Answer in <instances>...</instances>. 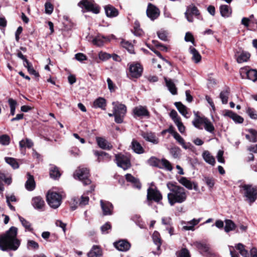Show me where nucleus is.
I'll return each instance as SVG.
<instances>
[{"label":"nucleus","mask_w":257,"mask_h":257,"mask_svg":"<svg viewBox=\"0 0 257 257\" xmlns=\"http://www.w3.org/2000/svg\"><path fill=\"white\" fill-rule=\"evenodd\" d=\"M201 220V218L198 219H193L190 221L187 222V225L183 226V229L185 230H193L194 227L197 225Z\"/></svg>","instance_id":"obj_27"},{"label":"nucleus","mask_w":257,"mask_h":257,"mask_svg":"<svg viewBox=\"0 0 257 257\" xmlns=\"http://www.w3.org/2000/svg\"><path fill=\"white\" fill-rule=\"evenodd\" d=\"M168 32L164 30H161L157 32L159 38L164 41H167L168 40Z\"/></svg>","instance_id":"obj_46"},{"label":"nucleus","mask_w":257,"mask_h":257,"mask_svg":"<svg viewBox=\"0 0 257 257\" xmlns=\"http://www.w3.org/2000/svg\"><path fill=\"white\" fill-rule=\"evenodd\" d=\"M100 203L103 215H111L113 214V206L111 203L101 200Z\"/></svg>","instance_id":"obj_13"},{"label":"nucleus","mask_w":257,"mask_h":257,"mask_svg":"<svg viewBox=\"0 0 257 257\" xmlns=\"http://www.w3.org/2000/svg\"><path fill=\"white\" fill-rule=\"evenodd\" d=\"M121 46L127 50L130 53H134V47L133 45L128 41L122 40L121 42Z\"/></svg>","instance_id":"obj_51"},{"label":"nucleus","mask_w":257,"mask_h":257,"mask_svg":"<svg viewBox=\"0 0 257 257\" xmlns=\"http://www.w3.org/2000/svg\"><path fill=\"white\" fill-rule=\"evenodd\" d=\"M111 225L109 222L105 223L101 227V230L102 233H107L108 230L111 229Z\"/></svg>","instance_id":"obj_64"},{"label":"nucleus","mask_w":257,"mask_h":257,"mask_svg":"<svg viewBox=\"0 0 257 257\" xmlns=\"http://www.w3.org/2000/svg\"><path fill=\"white\" fill-rule=\"evenodd\" d=\"M206 118L201 117L195 113V118L193 120L192 123L194 126L197 128H200V126L202 124H204Z\"/></svg>","instance_id":"obj_33"},{"label":"nucleus","mask_w":257,"mask_h":257,"mask_svg":"<svg viewBox=\"0 0 257 257\" xmlns=\"http://www.w3.org/2000/svg\"><path fill=\"white\" fill-rule=\"evenodd\" d=\"M170 116L171 117L174 122L181 119V118L178 116L177 111L174 109L171 111L170 113Z\"/></svg>","instance_id":"obj_59"},{"label":"nucleus","mask_w":257,"mask_h":257,"mask_svg":"<svg viewBox=\"0 0 257 257\" xmlns=\"http://www.w3.org/2000/svg\"><path fill=\"white\" fill-rule=\"evenodd\" d=\"M179 182L189 190H192L193 188L196 191L198 190L197 185L192 182L185 177H181L179 180Z\"/></svg>","instance_id":"obj_18"},{"label":"nucleus","mask_w":257,"mask_h":257,"mask_svg":"<svg viewBox=\"0 0 257 257\" xmlns=\"http://www.w3.org/2000/svg\"><path fill=\"white\" fill-rule=\"evenodd\" d=\"M54 7L52 4L47 2L45 4V11L47 14L50 15L53 11Z\"/></svg>","instance_id":"obj_56"},{"label":"nucleus","mask_w":257,"mask_h":257,"mask_svg":"<svg viewBox=\"0 0 257 257\" xmlns=\"http://www.w3.org/2000/svg\"><path fill=\"white\" fill-rule=\"evenodd\" d=\"M24 65L27 68L28 71L30 74L33 75L35 77L39 76L38 72L34 70L32 64L29 63V61H27L26 64L24 63Z\"/></svg>","instance_id":"obj_43"},{"label":"nucleus","mask_w":257,"mask_h":257,"mask_svg":"<svg viewBox=\"0 0 257 257\" xmlns=\"http://www.w3.org/2000/svg\"><path fill=\"white\" fill-rule=\"evenodd\" d=\"M96 141L99 147L102 149L110 150L112 148V145L103 138L97 137Z\"/></svg>","instance_id":"obj_17"},{"label":"nucleus","mask_w":257,"mask_h":257,"mask_svg":"<svg viewBox=\"0 0 257 257\" xmlns=\"http://www.w3.org/2000/svg\"><path fill=\"white\" fill-rule=\"evenodd\" d=\"M224 116L231 118L235 123H241L243 121V118L231 110L225 109L222 111Z\"/></svg>","instance_id":"obj_14"},{"label":"nucleus","mask_w":257,"mask_h":257,"mask_svg":"<svg viewBox=\"0 0 257 257\" xmlns=\"http://www.w3.org/2000/svg\"><path fill=\"white\" fill-rule=\"evenodd\" d=\"M87 255L88 257H101L102 251L98 246L94 245L88 253Z\"/></svg>","instance_id":"obj_28"},{"label":"nucleus","mask_w":257,"mask_h":257,"mask_svg":"<svg viewBox=\"0 0 257 257\" xmlns=\"http://www.w3.org/2000/svg\"><path fill=\"white\" fill-rule=\"evenodd\" d=\"M31 204L35 209L42 210L45 205V202L41 197L36 196L32 198Z\"/></svg>","instance_id":"obj_16"},{"label":"nucleus","mask_w":257,"mask_h":257,"mask_svg":"<svg viewBox=\"0 0 257 257\" xmlns=\"http://www.w3.org/2000/svg\"><path fill=\"white\" fill-rule=\"evenodd\" d=\"M159 168L162 169H165L169 171H172L173 169L171 163L165 159H161Z\"/></svg>","instance_id":"obj_32"},{"label":"nucleus","mask_w":257,"mask_h":257,"mask_svg":"<svg viewBox=\"0 0 257 257\" xmlns=\"http://www.w3.org/2000/svg\"><path fill=\"white\" fill-rule=\"evenodd\" d=\"M114 247L119 251H126L131 247V244L127 240L122 239L113 243Z\"/></svg>","instance_id":"obj_15"},{"label":"nucleus","mask_w":257,"mask_h":257,"mask_svg":"<svg viewBox=\"0 0 257 257\" xmlns=\"http://www.w3.org/2000/svg\"><path fill=\"white\" fill-rule=\"evenodd\" d=\"M240 192L250 203L254 202L257 198V188L250 184L240 186Z\"/></svg>","instance_id":"obj_3"},{"label":"nucleus","mask_w":257,"mask_h":257,"mask_svg":"<svg viewBox=\"0 0 257 257\" xmlns=\"http://www.w3.org/2000/svg\"><path fill=\"white\" fill-rule=\"evenodd\" d=\"M143 138L147 141L156 144L158 143V140L155 136L152 133H144L142 135Z\"/></svg>","instance_id":"obj_41"},{"label":"nucleus","mask_w":257,"mask_h":257,"mask_svg":"<svg viewBox=\"0 0 257 257\" xmlns=\"http://www.w3.org/2000/svg\"><path fill=\"white\" fill-rule=\"evenodd\" d=\"M162 199V196L159 191L156 189L149 188L147 192V200L148 205H151L152 200L159 202Z\"/></svg>","instance_id":"obj_10"},{"label":"nucleus","mask_w":257,"mask_h":257,"mask_svg":"<svg viewBox=\"0 0 257 257\" xmlns=\"http://www.w3.org/2000/svg\"><path fill=\"white\" fill-rule=\"evenodd\" d=\"M93 106L95 108H100L103 110H105L106 100L102 97H99L94 101Z\"/></svg>","instance_id":"obj_31"},{"label":"nucleus","mask_w":257,"mask_h":257,"mask_svg":"<svg viewBox=\"0 0 257 257\" xmlns=\"http://www.w3.org/2000/svg\"><path fill=\"white\" fill-rule=\"evenodd\" d=\"M177 257H191L190 252L186 248H183L176 253Z\"/></svg>","instance_id":"obj_50"},{"label":"nucleus","mask_w":257,"mask_h":257,"mask_svg":"<svg viewBox=\"0 0 257 257\" xmlns=\"http://www.w3.org/2000/svg\"><path fill=\"white\" fill-rule=\"evenodd\" d=\"M0 180L4 181L8 185H10L12 182L11 178L6 177L5 174L1 172H0Z\"/></svg>","instance_id":"obj_62"},{"label":"nucleus","mask_w":257,"mask_h":257,"mask_svg":"<svg viewBox=\"0 0 257 257\" xmlns=\"http://www.w3.org/2000/svg\"><path fill=\"white\" fill-rule=\"evenodd\" d=\"M193 245L195 246L203 255L206 257H214V253L212 252L209 245L205 243L196 241L193 242Z\"/></svg>","instance_id":"obj_8"},{"label":"nucleus","mask_w":257,"mask_h":257,"mask_svg":"<svg viewBox=\"0 0 257 257\" xmlns=\"http://www.w3.org/2000/svg\"><path fill=\"white\" fill-rule=\"evenodd\" d=\"M134 34L138 36H140L143 34L142 30L140 28V25L138 22L135 23Z\"/></svg>","instance_id":"obj_57"},{"label":"nucleus","mask_w":257,"mask_h":257,"mask_svg":"<svg viewBox=\"0 0 257 257\" xmlns=\"http://www.w3.org/2000/svg\"><path fill=\"white\" fill-rule=\"evenodd\" d=\"M175 105L177 107V109L179 111V112L186 118H188L189 116H187L188 111L187 108L184 105H183L180 102H176L175 103Z\"/></svg>","instance_id":"obj_30"},{"label":"nucleus","mask_w":257,"mask_h":257,"mask_svg":"<svg viewBox=\"0 0 257 257\" xmlns=\"http://www.w3.org/2000/svg\"><path fill=\"white\" fill-rule=\"evenodd\" d=\"M152 238L154 243L157 246V250H159L162 244L161 239L159 233L158 231H155L152 235Z\"/></svg>","instance_id":"obj_36"},{"label":"nucleus","mask_w":257,"mask_h":257,"mask_svg":"<svg viewBox=\"0 0 257 257\" xmlns=\"http://www.w3.org/2000/svg\"><path fill=\"white\" fill-rule=\"evenodd\" d=\"M132 149L137 154H143L144 152L143 148L141 144L136 140H133L131 145Z\"/></svg>","instance_id":"obj_29"},{"label":"nucleus","mask_w":257,"mask_h":257,"mask_svg":"<svg viewBox=\"0 0 257 257\" xmlns=\"http://www.w3.org/2000/svg\"><path fill=\"white\" fill-rule=\"evenodd\" d=\"M165 80L167 87H168L169 91L173 94L176 95L177 93V89L175 86V83L171 79H168L165 78Z\"/></svg>","instance_id":"obj_26"},{"label":"nucleus","mask_w":257,"mask_h":257,"mask_svg":"<svg viewBox=\"0 0 257 257\" xmlns=\"http://www.w3.org/2000/svg\"><path fill=\"white\" fill-rule=\"evenodd\" d=\"M190 51L191 54L192 55V60L195 63L199 62L201 60V56L197 50L194 48L190 47Z\"/></svg>","instance_id":"obj_37"},{"label":"nucleus","mask_w":257,"mask_h":257,"mask_svg":"<svg viewBox=\"0 0 257 257\" xmlns=\"http://www.w3.org/2000/svg\"><path fill=\"white\" fill-rule=\"evenodd\" d=\"M251 135L250 137L252 138L251 142L255 143L257 142V132L253 129L250 128L247 131Z\"/></svg>","instance_id":"obj_60"},{"label":"nucleus","mask_w":257,"mask_h":257,"mask_svg":"<svg viewBox=\"0 0 257 257\" xmlns=\"http://www.w3.org/2000/svg\"><path fill=\"white\" fill-rule=\"evenodd\" d=\"M235 248L239 251L240 254L243 257H249V253L248 251L245 249L244 246L241 243H239L235 245Z\"/></svg>","instance_id":"obj_39"},{"label":"nucleus","mask_w":257,"mask_h":257,"mask_svg":"<svg viewBox=\"0 0 257 257\" xmlns=\"http://www.w3.org/2000/svg\"><path fill=\"white\" fill-rule=\"evenodd\" d=\"M36 187V183L34 180V177L30 174V173H27V180L25 183V187L26 189L28 191H33Z\"/></svg>","instance_id":"obj_23"},{"label":"nucleus","mask_w":257,"mask_h":257,"mask_svg":"<svg viewBox=\"0 0 257 257\" xmlns=\"http://www.w3.org/2000/svg\"><path fill=\"white\" fill-rule=\"evenodd\" d=\"M10 137L7 135H3L0 136V144L2 145L7 146L10 144Z\"/></svg>","instance_id":"obj_55"},{"label":"nucleus","mask_w":257,"mask_h":257,"mask_svg":"<svg viewBox=\"0 0 257 257\" xmlns=\"http://www.w3.org/2000/svg\"><path fill=\"white\" fill-rule=\"evenodd\" d=\"M125 178L126 180L128 182L132 183L135 187L138 189L141 188V184L140 183L139 180L134 177L131 174H126L125 175Z\"/></svg>","instance_id":"obj_25"},{"label":"nucleus","mask_w":257,"mask_h":257,"mask_svg":"<svg viewBox=\"0 0 257 257\" xmlns=\"http://www.w3.org/2000/svg\"><path fill=\"white\" fill-rule=\"evenodd\" d=\"M115 162L117 166L123 170H126L131 168V160L128 156L119 153L115 155Z\"/></svg>","instance_id":"obj_6"},{"label":"nucleus","mask_w":257,"mask_h":257,"mask_svg":"<svg viewBox=\"0 0 257 257\" xmlns=\"http://www.w3.org/2000/svg\"><path fill=\"white\" fill-rule=\"evenodd\" d=\"M61 196L55 192L49 191L47 195V201L50 206L53 208H57L61 203Z\"/></svg>","instance_id":"obj_7"},{"label":"nucleus","mask_w":257,"mask_h":257,"mask_svg":"<svg viewBox=\"0 0 257 257\" xmlns=\"http://www.w3.org/2000/svg\"><path fill=\"white\" fill-rule=\"evenodd\" d=\"M98 57L100 60L104 61L111 58V55L106 52L101 51L98 54Z\"/></svg>","instance_id":"obj_58"},{"label":"nucleus","mask_w":257,"mask_h":257,"mask_svg":"<svg viewBox=\"0 0 257 257\" xmlns=\"http://www.w3.org/2000/svg\"><path fill=\"white\" fill-rule=\"evenodd\" d=\"M78 6L82 9L84 8L87 11H90L94 14L99 13V7L92 1L81 0L78 3Z\"/></svg>","instance_id":"obj_9"},{"label":"nucleus","mask_w":257,"mask_h":257,"mask_svg":"<svg viewBox=\"0 0 257 257\" xmlns=\"http://www.w3.org/2000/svg\"><path fill=\"white\" fill-rule=\"evenodd\" d=\"M27 247L29 250H37L39 247V244L33 240H28Z\"/></svg>","instance_id":"obj_45"},{"label":"nucleus","mask_w":257,"mask_h":257,"mask_svg":"<svg viewBox=\"0 0 257 257\" xmlns=\"http://www.w3.org/2000/svg\"><path fill=\"white\" fill-rule=\"evenodd\" d=\"M61 174L58 168L55 166H51L50 168V176L52 178L56 179L60 177Z\"/></svg>","instance_id":"obj_38"},{"label":"nucleus","mask_w":257,"mask_h":257,"mask_svg":"<svg viewBox=\"0 0 257 257\" xmlns=\"http://www.w3.org/2000/svg\"><path fill=\"white\" fill-rule=\"evenodd\" d=\"M93 153L95 156L97 157V161L98 162L103 161H109L111 159V156L104 152L94 151Z\"/></svg>","instance_id":"obj_21"},{"label":"nucleus","mask_w":257,"mask_h":257,"mask_svg":"<svg viewBox=\"0 0 257 257\" xmlns=\"http://www.w3.org/2000/svg\"><path fill=\"white\" fill-rule=\"evenodd\" d=\"M112 104L113 106V111L115 113V122L117 123H122L126 112V107L118 101L113 102Z\"/></svg>","instance_id":"obj_4"},{"label":"nucleus","mask_w":257,"mask_h":257,"mask_svg":"<svg viewBox=\"0 0 257 257\" xmlns=\"http://www.w3.org/2000/svg\"><path fill=\"white\" fill-rule=\"evenodd\" d=\"M235 56L236 61L238 63L247 62L250 58L249 53L245 51L237 52Z\"/></svg>","instance_id":"obj_22"},{"label":"nucleus","mask_w":257,"mask_h":257,"mask_svg":"<svg viewBox=\"0 0 257 257\" xmlns=\"http://www.w3.org/2000/svg\"><path fill=\"white\" fill-rule=\"evenodd\" d=\"M175 124L177 125L179 131L181 133H183L185 131V127L183 125V123L182 122L181 119L176 121L174 122Z\"/></svg>","instance_id":"obj_63"},{"label":"nucleus","mask_w":257,"mask_h":257,"mask_svg":"<svg viewBox=\"0 0 257 257\" xmlns=\"http://www.w3.org/2000/svg\"><path fill=\"white\" fill-rule=\"evenodd\" d=\"M246 112L250 118L254 119H257V113L254 108L247 107L246 108Z\"/></svg>","instance_id":"obj_49"},{"label":"nucleus","mask_w":257,"mask_h":257,"mask_svg":"<svg viewBox=\"0 0 257 257\" xmlns=\"http://www.w3.org/2000/svg\"><path fill=\"white\" fill-rule=\"evenodd\" d=\"M73 177L75 179H78L81 181L84 185L91 184V181L89 179V170L85 168H78L73 174Z\"/></svg>","instance_id":"obj_5"},{"label":"nucleus","mask_w":257,"mask_h":257,"mask_svg":"<svg viewBox=\"0 0 257 257\" xmlns=\"http://www.w3.org/2000/svg\"><path fill=\"white\" fill-rule=\"evenodd\" d=\"M204 128L208 132L212 133L214 131V127L212 123L206 118L204 123Z\"/></svg>","instance_id":"obj_54"},{"label":"nucleus","mask_w":257,"mask_h":257,"mask_svg":"<svg viewBox=\"0 0 257 257\" xmlns=\"http://www.w3.org/2000/svg\"><path fill=\"white\" fill-rule=\"evenodd\" d=\"M18 229L11 227L5 234L0 235V249L3 251L16 250L21 241L17 237Z\"/></svg>","instance_id":"obj_1"},{"label":"nucleus","mask_w":257,"mask_h":257,"mask_svg":"<svg viewBox=\"0 0 257 257\" xmlns=\"http://www.w3.org/2000/svg\"><path fill=\"white\" fill-rule=\"evenodd\" d=\"M167 186L170 191L168 194L167 197L171 206H173L176 203H182L186 201L187 195L183 187L172 182L168 183Z\"/></svg>","instance_id":"obj_2"},{"label":"nucleus","mask_w":257,"mask_h":257,"mask_svg":"<svg viewBox=\"0 0 257 257\" xmlns=\"http://www.w3.org/2000/svg\"><path fill=\"white\" fill-rule=\"evenodd\" d=\"M202 157L204 160L208 164L214 166L215 160L213 156L208 151H204L202 153Z\"/></svg>","instance_id":"obj_24"},{"label":"nucleus","mask_w":257,"mask_h":257,"mask_svg":"<svg viewBox=\"0 0 257 257\" xmlns=\"http://www.w3.org/2000/svg\"><path fill=\"white\" fill-rule=\"evenodd\" d=\"M19 218L22 225L26 228V229L29 231H31L33 229L31 227V224L29 221L20 216H19Z\"/></svg>","instance_id":"obj_52"},{"label":"nucleus","mask_w":257,"mask_h":257,"mask_svg":"<svg viewBox=\"0 0 257 257\" xmlns=\"http://www.w3.org/2000/svg\"><path fill=\"white\" fill-rule=\"evenodd\" d=\"M129 71L131 77L138 78L142 74L143 67L139 63H133L130 64Z\"/></svg>","instance_id":"obj_11"},{"label":"nucleus","mask_w":257,"mask_h":257,"mask_svg":"<svg viewBox=\"0 0 257 257\" xmlns=\"http://www.w3.org/2000/svg\"><path fill=\"white\" fill-rule=\"evenodd\" d=\"M105 40V37L101 36H98L93 40L92 43L94 45L100 47L103 45Z\"/></svg>","instance_id":"obj_47"},{"label":"nucleus","mask_w":257,"mask_h":257,"mask_svg":"<svg viewBox=\"0 0 257 257\" xmlns=\"http://www.w3.org/2000/svg\"><path fill=\"white\" fill-rule=\"evenodd\" d=\"M19 146L21 150H22L23 149L26 148H31L33 146V143L31 140L26 138V139L21 140L19 142Z\"/></svg>","instance_id":"obj_35"},{"label":"nucleus","mask_w":257,"mask_h":257,"mask_svg":"<svg viewBox=\"0 0 257 257\" xmlns=\"http://www.w3.org/2000/svg\"><path fill=\"white\" fill-rule=\"evenodd\" d=\"M6 162L11 165L14 169H18L19 167V164L16 159L13 158H6Z\"/></svg>","instance_id":"obj_53"},{"label":"nucleus","mask_w":257,"mask_h":257,"mask_svg":"<svg viewBox=\"0 0 257 257\" xmlns=\"http://www.w3.org/2000/svg\"><path fill=\"white\" fill-rule=\"evenodd\" d=\"M160 160L156 157H152L148 160V163L150 166L159 168Z\"/></svg>","instance_id":"obj_48"},{"label":"nucleus","mask_w":257,"mask_h":257,"mask_svg":"<svg viewBox=\"0 0 257 257\" xmlns=\"http://www.w3.org/2000/svg\"><path fill=\"white\" fill-rule=\"evenodd\" d=\"M147 16L151 20L156 19L160 15V10L154 5L149 3L147 9Z\"/></svg>","instance_id":"obj_12"},{"label":"nucleus","mask_w":257,"mask_h":257,"mask_svg":"<svg viewBox=\"0 0 257 257\" xmlns=\"http://www.w3.org/2000/svg\"><path fill=\"white\" fill-rule=\"evenodd\" d=\"M104 8L105 14L107 17L114 18L118 15V11L110 5L105 6Z\"/></svg>","instance_id":"obj_20"},{"label":"nucleus","mask_w":257,"mask_h":257,"mask_svg":"<svg viewBox=\"0 0 257 257\" xmlns=\"http://www.w3.org/2000/svg\"><path fill=\"white\" fill-rule=\"evenodd\" d=\"M229 93L228 88L221 91L220 93V98L221 99L222 102L223 104H226L228 101V98Z\"/></svg>","instance_id":"obj_44"},{"label":"nucleus","mask_w":257,"mask_h":257,"mask_svg":"<svg viewBox=\"0 0 257 257\" xmlns=\"http://www.w3.org/2000/svg\"><path fill=\"white\" fill-rule=\"evenodd\" d=\"M204 180L209 188H211L213 187L214 185V179L213 178L205 177Z\"/></svg>","instance_id":"obj_61"},{"label":"nucleus","mask_w":257,"mask_h":257,"mask_svg":"<svg viewBox=\"0 0 257 257\" xmlns=\"http://www.w3.org/2000/svg\"><path fill=\"white\" fill-rule=\"evenodd\" d=\"M225 225L224 227L225 231L228 232L231 230L235 229L236 225L235 223L230 219H226L225 220Z\"/></svg>","instance_id":"obj_40"},{"label":"nucleus","mask_w":257,"mask_h":257,"mask_svg":"<svg viewBox=\"0 0 257 257\" xmlns=\"http://www.w3.org/2000/svg\"><path fill=\"white\" fill-rule=\"evenodd\" d=\"M220 12L222 17H229L231 14V10L227 5H222L220 7Z\"/></svg>","instance_id":"obj_34"},{"label":"nucleus","mask_w":257,"mask_h":257,"mask_svg":"<svg viewBox=\"0 0 257 257\" xmlns=\"http://www.w3.org/2000/svg\"><path fill=\"white\" fill-rule=\"evenodd\" d=\"M134 114L139 117L149 116V112L146 107L140 105L133 109Z\"/></svg>","instance_id":"obj_19"},{"label":"nucleus","mask_w":257,"mask_h":257,"mask_svg":"<svg viewBox=\"0 0 257 257\" xmlns=\"http://www.w3.org/2000/svg\"><path fill=\"white\" fill-rule=\"evenodd\" d=\"M246 77L248 79L255 81L257 80V71L254 69H250L246 71Z\"/></svg>","instance_id":"obj_42"}]
</instances>
